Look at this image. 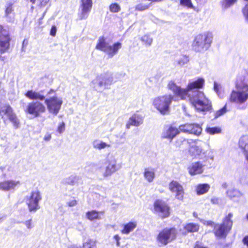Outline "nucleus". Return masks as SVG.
Masks as SVG:
<instances>
[{
  "mask_svg": "<svg viewBox=\"0 0 248 248\" xmlns=\"http://www.w3.org/2000/svg\"><path fill=\"white\" fill-rule=\"evenodd\" d=\"M168 87L174 93L175 96L179 98L180 100H186L191 97L189 93V90L187 87L186 88H182L180 86H177L173 81H170L168 84Z\"/></svg>",
  "mask_w": 248,
  "mask_h": 248,
  "instance_id": "obj_10",
  "label": "nucleus"
},
{
  "mask_svg": "<svg viewBox=\"0 0 248 248\" xmlns=\"http://www.w3.org/2000/svg\"><path fill=\"white\" fill-rule=\"evenodd\" d=\"M0 60L3 61L4 60V58L2 57H1V56H0Z\"/></svg>",
  "mask_w": 248,
  "mask_h": 248,
  "instance_id": "obj_63",
  "label": "nucleus"
},
{
  "mask_svg": "<svg viewBox=\"0 0 248 248\" xmlns=\"http://www.w3.org/2000/svg\"><path fill=\"white\" fill-rule=\"evenodd\" d=\"M106 165L105 171L104 173V176L105 177L111 175L118 170L116 164V161L115 160H107L106 162Z\"/></svg>",
  "mask_w": 248,
  "mask_h": 248,
  "instance_id": "obj_20",
  "label": "nucleus"
},
{
  "mask_svg": "<svg viewBox=\"0 0 248 248\" xmlns=\"http://www.w3.org/2000/svg\"><path fill=\"white\" fill-rule=\"evenodd\" d=\"M38 2V6L40 8L46 6L49 3L50 0H37ZM30 1L32 4H34L36 2V0H30Z\"/></svg>",
  "mask_w": 248,
  "mask_h": 248,
  "instance_id": "obj_43",
  "label": "nucleus"
},
{
  "mask_svg": "<svg viewBox=\"0 0 248 248\" xmlns=\"http://www.w3.org/2000/svg\"><path fill=\"white\" fill-rule=\"evenodd\" d=\"M103 214V212L93 210L87 212L86 213V216L88 219L92 221L101 219L100 215Z\"/></svg>",
  "mask_w": 248,
  "mask_h": 248,
  "instance_id": "obj_28",
  "label": "nucleus"
},
{
  "mask_svg": "<svg viewBox=\"0 0 248 248\" xmlns=\"http://www.w3.org/2000/svg\"><path fill=\"white\" fill-rule=\"evenodd\" d=\"M44 100L48 111L54 115H57L61 109L62 100L57 96L45 99Z\"/></svg>",
  "mask_w": 248,
  "mask_h": 248,
  "instance_id": "obj_11",
  "label": "nucleus"
},
{
  "mask_svg": "<svg viewBox=\"0 0 248 248\" xmlns=\"http://www.w3.org/2000/svg\"><path fill=\"white\" fill-rule=\"evenodd\" d=\"M13 11V4L9 3L5 9V13L7 15H8L10 14L12 11Z\"/></svg>",
  "mask_w": 248,
  "mask_h": 248,
  "instance_id": "obj_51",
  "label": "nucleus"
},
{
  "mask_svg": "<svg viewBox=\"0 0 248 248\" xmlns=\"http://www.w3.org/2000/svg\"><path fill=\"white\" fill-rule=\"evenodd\" d=\"M45 14H46V12H44L43 13V15L39 19V20H38L39 25H41L42 24V20H43Z\"/></svg>",
  "mask_w": 248,
  "mask_h": 248,
  "instance_id": "obj_59",
  "label": "nucleus"
},
{
  "mask_svg": "<svg viewBox=\"0 0 248 248\" xmlns=\"http://www.w3.org/2000/svg\"><path fill=\"white\" fill-rule=\"evenodd\" d=\"M7 119L12 123L15 128L17 129L19 127L20 121L15 112L13 113Z\"/></svg>",
  "mask_w": 248,
  "mask_h": 248,
  "instance_id": "obj_37",
  "label": "nucleus"
},
{
  "mask_svg": "<svg viewBox=\"0 0 248 248\" xmlns=\"http://www.w3.org/2000/svg\"><path fill=\"white\" fill-rule=\"evenodd\" d=\"M81 11L78 14L80 20L87 18L93 6L92 0H80Z\"/></svg>",
  "mask_w": 248,
  "mask_h": 248,
  "instance_id": "obj_14",
  "label": "nucleus"
},
{
  "mask_svg": "<svg viewBox=\"0 0 248 248\" xmlns=\"http://www.w3.org/2000/svg\"><path fill=\"white\" fill-rule=\"evenodd\" d=\"M242 242L245 245H246L247 247H248V235L245 236L243 238Z\"/></svg>",
  "mask_w": 248,
  "mask_h": 248,
  "instance_id": "obj_57",
  "label": "nucleus"
},
{
  "mask_svg": "<svg viewBox=\"0 0 248 248\" xmlns=\"http://www.w3.org/2000/svg\"><path fill=\"white\" fill-rule=\"evenodd\" d=\"M204 83V79L202 78H199L195 81L189 82L186 87L189 91H191L202 88L203 87Z\"/></svg>",
  "mask_w": 248,
  "mask_h": 248,
  "instance_id": "obj_23",
  "label": "nucleus"
},
{
  "mask_svg": "<svg viewBox=\"0 0 248 248\" xmlns=\"http://www.w3.org/2000/svg\"><path fill=\"white\" fill-rule=\"evenodd\" d=\"M137 226V222L136 221H130L125 224L123 226V228L121 231V232L123 234H128L130 232H132Z\"/></svg>",
  "mask_w": 248,
  "mask_h": 248,
  "instance_id": "obj_27",
  "label": "nucleus"
},
{
  "mask_svg": "<svg viewBox=\"0 0 248 248\" xmlns=\"http://www.w3.org/2000/svg\"><path fill=\"white\" fill-rule=\"evenodd\" d=\"M57 32V28L56 27L55 25L52 26L50 31V35L53 37H54L56 36Z\"/></svg>",
  "mask_w": 248,
  "mask_h": 248,
  "instance_id": "obj_52",
  "label": "nucleus"
},
{
  "mask_svg": "<svg viewBox=\"0 0 248 248\" xmlns=\"http://www.w3.org/2000/svg\"><path fill=\"white\" fill-rule=\"evenodd\" d=\"M57 131L59 133H62L65 130V124L64 122H62L60 124L57 128Z\"/></svg>",
  "mask_w": 248,
  "mask_h": 248,
  "instance_id": "obj_49",
  "label": "nucleus"
},
{
  "mask_svg": "<svg viewBox=\"0 0 248 248\" xmlns=\"http://www.w3.org/2000/svg\"><path fill=\"white\" fill-rule=\"evenodd\" d=\"M152 211L163 219L170 216L171 209L166 202L161 199H156L153 203Z\"/></svg>",
  "mask_w": 248,
  "mask_h": 248,
  "instance_id": "obj_5",
  "label": "nucleus"
},
{
  "mask_svg": "<svg viewBox=\"0 0 248 248\" xmlns=\"http://www.w3.org/2000/svg\"><path fill=\"white\" fill-rule=\"evenodd\" d=\"M184 229L187 233L197 232L199 231L200 225L198 223H187L184 225Z\"/></svg>",
  "mask_w": 248,
  "mask_h": 248,
  "instance_id": "obj_26",
  "label": "nucleus"
},
{
  "mask_svg": "<svg viewBox=\"0 0 248 248\" xmlns=\"http://www.w3.org/2000/svg\"><path fill=\"white\" fill-rule=\"evenodd\" d=\"M77 204V202L76 200L74 199L67 203V204L69 207L74 206Z\"/></svg>",
  "mask_w": 248,
  "mask_h": 248,
  "instance_id": "obj_54",
  "label": "nucleus"
},
{
  "mask_svg": "<svg viewBox=\"0 0 248 248\" xmlns=\"http://www.w3.org/2000/svg\"><path fill=\"white\" fill-rule=\"evenodd\" d=\"M169 189L171 192L180 191V189L183 188V186L177 181H171L169 185Z\"/></svg>",
  "mask_w": 248,
  "mask_h": 248,
  "instance_id": "obj_34",
  "label": "nucleus"
},
{
  "mask_svg": "<svg viewBox=\"0 0 248 248\" xmlns=\"http://www.w3.org/2000/svg\"><path fill=\"white\" fill-rule=\"evenodd\" d=\"M173 100L171 94H164L155 97L153 100V105L160 114L167 115L170 111V106Z\"/></svg>",
  "mask_w": 248,
  "mask_h": 248,
  "instance_id": "obj_3",
  "label": "nucleus"
},
{
  "mask_svg": "<svg viewBox=\"0 0 248 248\" xmlns=\"http://www.w3.org/2000/svg\"><path fill=\"white\" fill-rule=\"evenodd\" d=\"M193 248H208L206 246H204L202 245V243L199 241H197L195 242Z\"/></svg>",
  "mask_w": 248,
  "mask_h": 248,
  "instance_id": "obj_50",
  "label": "nucleus"
},
{
  "mask_svg": "<svg viewBox=\"0 0 248 248\" xmlns=\"http://www.w3.org/2000/svg\"><path fill=\"white\" fill-rule=\"evenodd\" d=\"M239 147L243 152L248 151V136H243L241 137L238 142Z\"/></svg>",
  "mask_w": 248,
  "mask_h": 248,
  "instance_id": "obj_31",
  "label": "nucleus"
},
{
  "mask_svg": "<svg viewBox=\"0 0 248 248\" xmlns=\"http://www.w3.org/2000/svg\"><path fill=\"white\" fill-rule=\"evenodd\" d=\"M242 13L246 20L248 22V4H246L242 8Z\"/></svg>",
  "mask_w": 248,
  "mask_h": 248,
  "instance_id": "obj_47",
  "label": "nucleus"
},
{
  "mask_svg": "<svg viewBox=\"0 0 248 248\" xmlns=\"http://www.w3.org/2000/svg\"><path fill=\"white\" fill-rule=\"evenodd\" d=\"M55 93V91L53 89H50L48 92L47 94H53Z\"/></svg>",
  "mask_w": 248,
  "mask_h": 248,
  "instance_id": "obj_60",
  "label": "nucleus"
},
{
  "mask_svg": "<svg viewBox=\"0 0 248 248\" xmlns=\"http://www.w3.org/2000/svg\"><path fill=\"white\" fill-rule=\"evenodd\" d=\"M46 108L45 105L38 101L31 102L27 105L25 112L32 116L33 117H38L45 113Z\"/></svg>",
  "mask_w": 248,
  "mask_h": 248,
  "instance_id": "obj_9",
  "label": "nucleus"
},
{
  "mask_svg": "<svg viewBox=\"0 0 248 248\" xmlns=\"http://www.w3.org/2000/svg\"><path fill=\"white\" fill-rule=\"evenodd\" d=\"M219 199L217 198H213L211 200V202L213 204H217L219 203Z\"/></svg>",
  "mask_w": 248,
  "mask_h": 248,
  "instance_id": "obj_56",
  "label": "nucleus"
},
{
  "mask_svg": "<svg viewBox=\"0 0 248 248\" xmlns=\"http://www.w3.org/2000/svg\"><path fill=\"white\" fill-rule=\"evenodd\" d=\"M140 40L143 45L146 46H150L152 43V39L147 35L142 36Z\"/></svg>",
  "mask_w": 248,
  "mask_h": 248,
  "instance_id": "obj_44",
  "label": "nucleus"
},
{
  "mask_svg": "<svg viewBox=\"0 0 248 248\" xmlns=\"http://www.w3.org/2000/svg\"><path fill=\"white\" fill-rule=\"evenodd\" d=\"M211 42V37L208 34H199L195 37L192 44V48L196 51L207 50L210 46Z\"/></svg>",
  "mask_w": 248,
  "mask_h": 248,
  "instance_id": "obj_7",
  "label": "nucleus"
},
{
  "mask_svg": "<svg viewBox=\"0 0 248 248\" xmlns=\"http://www.w3.org/2000/svg\"><path fill=\"white\" fill-rule=\"evenodd\" d=\"M97 244L96 240L89 238L82 243L80 248H97Z\"/></svg>",
  "mask_w": 248,
  "mask_h": 248,
  "instance_id": "obj_33",
  "label": "nucleus"
},
{
  "mask_svg": "<svg viewBox=\"0 0 248 248\" xmlns=\"http://www.w3.org/2000/svg\"><path fill=\"white\" fill-rule=\"evenodd\" d=\"M152 5V2L149 0H140L135 9L136 11L142 12L148 10Z\"/></svg>",
  "mask_w": 248,
  "mask_h": 248,
  "instance_id": "obj_22",
  "label": "nucleus"
},
{
  "mask_svg": "<svg viewBox=\"0 0 248 248\" xmlns=\"http://www.w3.org/2000/svg\"><path fill=\"white\" fill-rule=\"evenodd\" d=\"M221 131V128L219 127H212L206 128V132L211 135L220 133Z\"/></svg>",
  "mask_w": 248,
  "mask_h": 248,
  "instance_id": "obj_39",
  "label": "nucleus"
},
{
  "mask_svg": "<svg viewBox=\"0 0 248 248\" xmlns=\"http://www.w3.org/2000/svg\"><path fill=\"white\" fill-rule=\"evenodd\" d=\"M19 184L18 182L13 180L4 181L0 182V190L8 191L14 189Z\"/></svg>",
  "mask_w": 248,
  "mask_h": 248,
  "instance_id": "obj_24",
  "label": "nucleus"
},
{
  "mask_svg": "<svg viewBox=\"0 0 248 248\" xmlns=\"http://www.w3.org/2000/svg\"><path fill=\"white\" fill-rule=\"evenodd\" d=\"M203 165L200 162L192 163L187 168L188 173L191 175L201 174L203 172Z\"/></svg>",
  "mask_w": 248,
  "mask_h": 248,
  "instance_id": "obj_17",
  "label": "nucleus"
},
{
  "mask_svg": "<svg viewBox=\"0 0 248 248\" xmlns=\"http://www.w3.org/2000/svg\"><path fill=\"white\" fill-rule=\"evenodd\" d=\"M210 188V186L209 184H200L197 186L196 187V192L198 195H203L207 193Z\"/></svg>",
  "mask_w": 248,
  "mask_h": 248,
  "instance_id": "obj_29",
  "label": "nucleus"
},
{
  "mask_svg": "<svg viewBox=\"0 0 248 248\" xmlns=\"http://www.w3.org/2000/svg\"><path fill=\"white\" fill-rule=\"evenodd\" d=\"M189 102L199 112L209 111L212 109L211 101L203 93H197L189 98Z\"/></svg>",
  "mask_w": 248,
  "mask_h": 248,
  "instance_id": "obj_2",
  "label": "nucleus"
},
{
  "mask_svg": "<svg viewBox=\"0 0 248 248\" xmlns=\"http://www.w3.org/2000/svg\"><path fill=\"white\" fill-rule=\"evenodd\" d=\"M25 96L31 100H40L43 101L45 99L44 95L41 94L38 92L34 91L32 90H28L24 94Z\"/></svg>",
  "mask_w": 248,
  "mask_h": 248,
  "instance_id": "obj_21",
  "label": "nucleus"
},
{
  "mask_svg": "<svg viewBox=\"0 0 248 248\" xmlns=\"http://www.w3.org/2000/svg\"><path fill=\"white\" fill-rule=\"evenodd\" d=\"M15 112L9 104L0 105V116L5 121Z\"/></svg>",
  "mask_w": 248,
  "mask_h": 248,
  "instance_id": "obj_16",
  "label": "nucleus"
},
{
  "mask_svg": "<svg viewBox=\"0 0 248 248\" xmlns=\"http://www.w3.org/2000/svg\"><path fill=\"white\" fill-rule=\"evenodd\" d=\"M227 111V105H225L222 108L216 111L214 114V119H217L224 114Z\"/></svg>",
  "mask_w": 248,
  "mask_h": 248,
  "instance_id": "obj_38",
  "label": "nucleus"
},
{
  "mask_svg": "<svg viewBox=\"0 0 248 248\" xmlns=\"http://www.w3.org/2000/svg\"><path fill=\"white\" fill-rule=\"evenodd\" d=\"M51 136L50 134H47V135L45 136L44 138V140L45 141H49L51 139Z\"/></svg>",
  "mask_w": 248,
  "mask_h": 248,
  "instance_id": "obj_58",
  "label": "nucleus"
},
{
  "mask_svg": "<svg viewBox=\"0 0 248 248\" xmlns=\"http://www.w3.org/2000/svg\"><path fill=\"white\" fill-rule=\"evenodd\" d=\"M122 47V44L120 42L114 43L112 46L108 45L105 52L108 55L109 58H112L116 54L119 50Z\"/></svg>",
  "mask_w": 248,
  "mask_h": 248,
  "instance_id": "obj_18",
  "label": "nucleus"
},
{
  "mask_svg": "<svg viewBox=\"0 0 248 248\" xmlns=\"http://www.w3.org/2000/svg\"><path fill=\"white\" fill-rule=\"evenodd\" d=\"M236 1L237 0H223L221 5L223 8L227 9L233 5Z\"/></svg>",
  "mask_w": 248,
  "mask_h": 248,
  "instance_id": "obj_40",
  "label": "nucleus"
},
{
  "mask_svg": "<svg viewBox=\"0 0 248 248\" xmlns=\"http://www.w3.org/2000/svg\"><path fill=\"white\" fill-rule=\"evenodd\" d=\"M214 88H215V90L216 91H217L218 88H217V85L216 84H215V85H214Z\"/></svg>",
  "mask_w": 248,
  "mask_h": 248,
  "instance_id": "obj_62",
  "label": "nucleus"
},
{
  "mask_svg": "<svg viewBox=\"0 0 248 248\" xmlns=\"http://www.w3.org/2000/svg\"><path fill=\"white\" fill-rule=\"evenodd\" d=\"M181 132L199 136L202 131V128L199 124L186 123L180 125Z\"/></svg>",
  "mask_w": 248,
  "mask_h": 248,
  "instance_id": "obj_13",
  "label": "nucleus"
},
{
  "mask_svg": "<svg viewBox=\"0 0 248 248\" xmlns=\"http://www.w3.org/2000/svg\"><path fill=\"white\" fill-rule=\"evenodd\" d=\"M235 86L238 91L248 92V83L243 77L239 78L236 79Z\"/></svg>",
  "mask_w": 248,
  "mask_h": 248,
  "instance_id": "obj_25",
  "label": "nucleus"
},
{
  "mask_svg": "<svg viewBox=\"0 0 248 248\" xmlns=\"http://www.w3.org/2000/svg\"><path fill=\"white\" fill-rule=\"evenodd\" d=\"M175 193V198L180 201H182L184 199V188L180 189V191L176 190V191L172 192Z\"/></svg>",
  "mask_w": 248,
  "mask_h": 248,
  "instance_id": "obj_46",
  "label": "nucleus"
},
{
  "mask_svg": "<svg viewBox=\"0 0 248 248\" xmlns=\"http://www.w3.org/2000/svg\"><path fill=\"white\" fill-rule=\"evenodd\" d=\"M109 9L112 13H118L121 10V7L117 3H113L109 5Z\"/></svg>",
  "mask_w": 248,
  "mask_h": 248,
  "instance_id": "obj_45",
  "label": "nucleus"
},
{
  "mask_svg": "<svg viewBox=\"0 0 248 248\" xmlns=\"http://www.w3.org/2000/svg\"><path fill=\"white\" fill-rule=\"evenodd\" d=\"M190 141L193 142H195V140L181 138L179 139H177L176 140L175 145L176 148H180L181 147H183L184 146V144H190L191 143Z\"/></svg>",
  "mask_w": 248,
  "mask_h": 248,
  "instance_id": "obj_35",
  "label": "nucleus"
},
{
  "mask_svg": "<svg viewBox=\"0 0 248 248\" xmlns=\"http://www.w3.org/2000/svg\"><path fill=\"white\" fill-rule=\"evenodd\" d=\"M108 45V44L106 43L104 37L101 36L98 39V42L95 46V48L105 52V50H106Z\"/></svg>",
  "mask_w": 248,
  "mask_h": 248,
  "instance_id": "obj_32",
  "label": "nucleus"
},
{
  "mask_svg": "<svg viewBox=\"0 0 248 248\" xmlns=\"http://www.w3.org/2000/svg\"><path fill=\"white\" fill-rule=\"evenodd\" d=\"M248 99V92L233 90L229 96V101L230 103L240 105L244 104Z\"/></svg>",
  "mask_w": 248,
  "mask_h": 248,
  "instance_id": "obj_12",
  "label": "nucleus"
},
{
  "mask_svg": "<svg viewBox=\"0 0 248 248\" xmlns=\"http://www.w3.org/2000/svg\"><path fill=\"white\" fill-rule=\"evenodd\" d=\"M180 4L188 9L194 8L191 0H180Z\"/></svg>",
  "mask_w": 248,
  "mask_h": 248,
  "instance_id": "obj_42",
  "label": "nucleus"
},
{
  "mask_svg": "<svg viewBox=\"0 0 248 248\" xmlns=\"http://www.w3.org/2000/svg\"><path fill=\"white\" fill-rule=\"evenodd\" d=\"M143 122V118L140 115L137 114H134L129 118L126 124V127L129 129L131 126H138Z\"/></svg>",
  "mask_w": 248,
  "mask_h": 248,
  "instance_id": "obj_19",
  "label": "nucleus"
},
{
  "mask_svg": "<svg viewBox=\"0 0 248 248\" xmlns=\"http://www.w3.org/2000/svg\"><path fill=\"white\" fill-rule=\"evenodd\" d=\"M12 35L8 30L0 25V54L7 52L11 47Z\"/></svg>",
  "mask_w": 248,
  "mask_h": 248,
  "instance_id": "obj_6",
  "label": "nucleus"
},
{
  "mask_svg": "<svg viewBox=\"0 0 248 248\" xmlns=\"http://www.w3.org/2000/svg\"><path fill=\"white\" fill-rule=\"evenodd\" d=\"M233 216L232 213H229L224 217L222 223L220 224H214L212 221L208 222V224H214L213 233L217 238H226L232 227L233 222L232 218Z\"/></svg>",
  "mask_w": 248,
  "mask_h": 248,
  "instance_id": "obj_1",
  "label": "nucleus"
},
{
  "mask_svg": "<svg viewBox=\"0 0 248 248\" xmlns=\"http://www.w3.org/2000/svg\"><path fill=\"white\" fill-rule=\"evenodd\" d=\"M107 147H109V144H107L104 142H101L98 144H97L94 146V147L96 149H98L99 150H101L102 149L105 148Z\"/></svg>",
  "mask_w": 248,
  "mask_h": 248,
  "instance_id": "obj_48",
  "label": "nucleus"
},
{
  "mask_svg": "<svg viewBox=\"0 0 248 248\" xmlns=\"http://www.w3.org/2000/svg\"><path fill=\"white\" fill-rule=\"evenodd\" d=\"M113 238L116 242V245L117 246H120V237L118 234H116L114 236Z\"/></svg>",
  "mask_w": 248,
  "mask_h": 248,
  "instance_id": "obj_55",
  "label": "nucleus"
},
{
  "mask_svg": "<svg viewBox=\"0 0 248 248\" xmlns=\"http://www.w3.org/2000/svg\"><path fill=\"white\" fill-rule=\"evenodd\" d=\"M177 235L178 231L176 228L166 227L159 232L156 237V241L159 246H165L174 241Z\"/></svg>",
  "mask_w": 248,
  "mask_h": 248,
  "instance_id": "obj_4",
  "label": "nucleus"
},
{
  "mask_svg": "<svg viewBox=\"0 0 248 248\" xmlns=\"http://www.w3.org/2000/svg\"><path fill=\"white\" fill-rule=\"evenodd\" d=\"M181 132V131L180 129V126H179V128H178L172 125H170L168 126L167 128L163 131L162 138L163 139H167L171 140Z\"/></svg>",
  "mask_w": 248,
  "mask_h": 248,
  "instance_id": "obj_15",
  "label": "nucleus"
},
{
  "mask_svg": "<svg viewBox=\"0 0 248 248\" xmlns=\"http://www.w3.org/2000/svg\"><path fill=\"white\" fill-rule=\"evenodd\" d=\"M25 224L28 229H31L32 226V220L30 219L26 221Z\"/></svg>",
  "mask_w": 248,
  "mask_h": 248,
  "instance_id": "obj_53",
  "label": "nucleus"
},
{
  "mask_svg": "<svg viewBox=\"0 0 248 248\" xmlns=\"http://www.w3.org/2000/svg\"><path fill=\"white\" fill-rule=\"evenodd\" d=\"M202 152V149L200 147L195 145L191 146L188 149L189 155L194 158L200 155Z\"/></svg>",
  "mask_w": 248,
  "mask_h": 248,
  "instance_id": "obj_30",
  "label": "nucleus"
},
{
  "mask_svg": "<svg viewBox=\"0 0 248 248\" xmlns=\"http://www.w3.org/2000/svg\"><path fill=\"white\" fill-rule=\"evenodd\" d=\"M42 199L41 194L38 190L31 191L30 195L26 197V203L30 212H35L40 209L39 202Z\"/></svg>",
  "mask_w": 248,
  "mask_h": 248,
  "instance_id": "obj_8",
  "label": "nucleus"
},
{
  "mask_svg": "<svg viewBox=\"0 0 248 248\" xmlns=\"http://www.w3.org/2000/svg\"><path fill=\"white\" fill-rule=\"evenodd\" d=\"M247 218L248 219V213L247 214Z\"/></svg>",
  "mask_w": 248,
  "mask_h": 248,
  "instance_id": "obj_64",
  "label": "nucleus"
},
{
  "mask_svg": "<svg viewBox=\"0 0 248 248\" xmlns=\"http://www.w3.org/2000/svg\"><path fill=\"white\" fill-rule=\"evenodd\" d=\"M144 176L149 182H152L155 178V170L154 169H145L144 172Z\"/></svg>",
  "mask_w": 248,
  "mask_h": 248,
  "instance_id": "obj_36",
  "label": "nucleus"
},
{
  "mask_svg": "<svg viewBox=\"0 0 248 248\" xmlns=\"http://www.w3.org/2000/svg\"><path fill=\"white\" fill-rule=\"evenodd\" d=\"M78 178L76 176H71L67 178L66 183L67 185L74 186L78 183Z\"/></svg>",
  "mask_w": 248,
  "mask_h": 248,
  "instance_id": "obj_41",
  "label": "nucleus"
},
{
  "mask_svg": "<svg viewBox=\"0 0 248 248\" xmlns=\"http://www.w3.org/2000/svg\"><path fill=\"white\" fill-rule=\"evenodd\" d=\"M244 155H245V157H246V160H247V161L248 162V151H246V152H244Z\"/></svg>",
  "mask_w": 248,
  "mask_h": 248,
  "instance_id": "obj_61",
  "label": "nucleus"
}]
</instances>
